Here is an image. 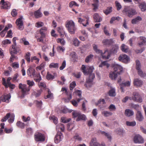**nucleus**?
I'll return each mask as SVG.
<instances>
[{
    "mask_svg": "<svg viewBox=\"0 0 146 146\" xmlns=\"http://www.w3.org/2000/svg\"><path fill=\"white\" fill-rule=\"evenodd\" d=\"M113 67L114 71L118 74H120L123 71V68L119 64H114L113 65Z\"/></svg>",
    "mask_w": 146,
    "mask_h": 146,
    "instance_id": "11",
    "label": "nucleus"
},
{
    "mask_svg": "<svg viewBox=\"0 0 146 146\" xmlns=\"http://www.w3.org/2000/svg\"><path fill=\"white\" fill-rule=\"evenodd\" d=\"M19 88L21 90L22 96L24 97L30 90L29 87H27L26 85L20 83L19 85Z\"/></svg>",
    "mask_w": 146,
    "mask_h": 146,
    "instance_id": "5",
    "label": "nucleus"
},
{
    "mask_svg": "<svg viewBox=\"0 0 146 146\" xmlns=\"http://www.w3.org/2000/svg\"><path fill=\"white\" fill-rule=\"evenodd\" d=\"M34 136L35 140L36 141H45V136L44 135L40 133H36Z\"/></svg>",
    "mask_w": 146,
    "mask_h": 146,
    "instance_id": "7",
    "label": "nucleus"
},
{
    "mask_svg": "<svg viewBox=\"0 0 146 146\" xmlns=\"http://www.w3.org/2000/svg\"><path fill=\"white\" fill-rule=\"evenodd\" d=\"M122 12L124 15L129 17H131L137 14L135 10L130 6H125Z\"/></svg>",
    "mask_w": 146,
    "mask_h": 146,
    "instance_id": "3",
    "label": "nucleus"
},
{
    "mask_svg": "<svg viewBox=\"0 0 146 146\" xmlns=\"http://www.w3.org/2000/svg\"><path fill=\"white\" fill-rule=\"evenodd\" d=\"M94 67L93 66L89 67L87 70L88 75H89L88 79L86 80V83L85 84L86 87L87 88L90 87L92 85V82L95 77V75L94 74H92L93 71Z\"/></svg>",
    "mask_w": 146,
    "mask_h": 146,
    "instance_id": "2",
    "label": "nucleus"
},
{
    "mask_svg": "<svg viewBox=\"0 0 146 146\" xmlns=\"http://www.w3.org/2000/svg\"><path fill=\"white\" fill-rule=\"evenodd\" d=\"M133 101L139 102L141 103L143 100L141 96L139 94L138 92H134L133 93Z\"/></svg>",
    "mask_w": 146,
    "mask_h": 146,
    "instance_id": "9",
    "label": "nucleus"
},
{
    "mask_svg": "<svg viewBox=\"0 0 146 146\" xmlns=\"http://www.w3.org/2000/svg\"><path fill=\"white\" fill-rule=\"evenodd\" d=\"M61 120L62 122L64 123H67L70 121L71 119H67L66 117H62L61 118Z\"/></svg>",
    "mask_w": 146,
    "mask_h": 146,
    "instance_id": "56",
    "label": "nucleus"
},
{
    "mask_svg": "<svg viewBox=\"0 0 146 146\" xmlns=\"http://www.w3.org/2000/svg\"><path fill=\"white\" fill-rule=\"evenodd\" d=\"M139 8L142 11H146V3H140L139 5Z\"/></svg>",
    "mask_w": 146,
    "mask_h": 146,
    "instance_id": "34",
    "label": "nucleus"
},
{
    "mask_svg": "<svg viewBox=\"0 0 146 146\" xmlns=\"http://www.w3.org/2000/svg\"><path fill=\"white\" fill-rule=\"evenodd\" d=\"M16 125L18 127L21 129H24L25 126V123L20 121H18L16 123Z\"/></svg>",
    "mask_w": 146,
    "mask_h": 146,
    "instance_id": "30",
    "label": "nucleus"
},
{
    "mask_svg": "<svg viewBox=\"0 0 146 146\" xmlns=\"http://www.w3.org/2000/svg\"><path fill=\"white\" fill-rule=\"evenodd\" d=\"M86 119V116L84 114L81 115L80 114L79 116H78V117L76 119L77 121H78L81 120H85Z\"/></svg>",
    "mask_w": 146,
    "mask_h": 146,
    "instance_id": "45",
    "label": "nucleus"
},
{
    "mask_svg": "<svg viewBox=\"0 0 146 146\" xmlns=\"http://www.w3.org/2000/svg\"><path fill=\"white\" fill-rule=\"evenodd\" d=\"M130 85V82L129 81H127L124 83H122L120 84V89L122 92H123V87L129 86Z\"/></svg>",
    "mask_w": 146,
    "mask_h": 146,
    "instance_id": "25",
    "label": "nucleus"
},
{
    "mask_svg": "<svg viewBox=\"0 0 146 146\" xmlns=\"http://www.w3.org/2000/svg\"><path fill=\"white\" fill-rule=\"evenodd\" d=\"M15 115L13 114H10V118L8 120V122L9 123H11L13 122L15 119Z\"/></svg>",
    "mask_w": 146,
    "mask_h": 146,
    "instance_id": "49",
    "label": "nucleus"
},
{
    "mask_svg": "<svg viewBox=\"0 0 146 146\" xmlns=\"http://www.w3.org/2000/svg\"><path fill=\"white\" fill-rule=\"evenodd\" d=\"M23 17H21L18 19L16 22V23L18 26V29L22 30L24 29L23 23L22 20Z\"/></svg>",
    "mask_w": 146,
    "mask_h": 146,
    "instance_id": "8",
    "label": "nucleus"
},
{
    "mask_svg": "<svg viewBox=\"0 0 146 146\" xmlns=\"http://www.w3.org/2000/svg\"><path fill=\"white\" fill-rule=\"evenodd\" d=\"M35 72V69L32 68H30L27 70V73L29 76L33 77L36 74Z\"/></svg>",
    "mask_w": 146,
    "mask_h": 146,
    "instance_id": "18",
    "label": "nucleus"
},
{
    "mask_svg": "<svg viewBox=\"0 0 146 146\" xmlns=\"http://www.w3.org/2000/svg\"><path fill=\"white\" fill-rule=\"evenodd\" d=\"M106 66L107 68H108L110 66V64L107 63V61H104L102 62L99 65V67H102L104 66Z\"/></svg>",
    "mask_w": 146,
    "mask_h": 146,
    "instance_id": "44",
    "label": "nucleus"
},
{
    "mask_svg": "<svg viewBox=\"0 0 146 146\" xmlns=\"http://www.w3.org/2000/svg\"><path fill=\"white\" fill-rule=\"evenodd\" d=\"M126 124L127 126H134L136 125V123L135 121H133L131 122L127 121L126 122Z\"/></svg>",
    "mask_w": 146,
    "mask_h": 146,
    "instance_id": "61",
    "label": "nucleus"
},
{
    "mask_svg": "<svg viewBox=\"0 0 146 146\" xmlns=\"http://www.w3.org/2000/svg\"><path fill=\"white\" fill-rule=\"evenodd\" d=\"M1 101H2L3 102H6L7 103H9V100L11 98V94L9 93L6 95H3L1 97Z\"/></svg>",
    "mask_w": 146,
    "mask_h": 146,
    "instance_id": "20",
    "label": "nucleus"
},
{
    "mask_svg": "<svg viewBox=\"0 0 146 146\" xmlns=\"http://www.w3.org/2000/svg\"><path fill=\"white\" fill-rule=\"evenodd\" d=\"M57 43H60L62 46H64L66 42L64 39L63 38L57 39Z\"/></svg>",
    "mask_w": 146,
    "mask_h": 146,
    "instance_id": "50",
    "label": "nucleus"
},
{
    "mask_svg": "<svg viewBox=\"0 0 146 146\" xmlns=\"http://www.w3.org/2000/svg\"><path fill=\"white\" fill-rule=\"evenodd\" d=\"M136 117L137 119L139 121H141L143 120V117L141 112L138 111L136 114Z\"/></svg>",
    "mask_w": 146,
    "mask_h": 146,
    "instance_id": "26",
    "label": "nucleus"
},
{
    "mask_svg": "<svg viewBox=\"0 0 146 146\" xmlns=\"http://www.w3.org/2000/svg\"><path fill=\"white\" fill-rule=\"evenodd\" d=\"M49 118L50 119H52L53 121V122L55 124H56L57 123V118L56 117H55V116L54 115L50 116V117Z\"/></svg>",
    "mask_w": 146,
    "mask_h": 146,
    "instance_id": "54",
    "label": "nucleus"
},
{
    "mask_svg": "<svg viewBox=\"0 0 146 146\" xmlns=\"http://www.w3.org/2000/svg\"><path fill=\"white\" fill-rule=\"evenodd\" d=\"M112 11V7H109L107 8L103 11L104 13L106 15H108Z\"/></svg>",
    "mask_w": 146,
    "mask_h": 146,
    "instance_id": "40",
    "label": "nucleus"
},
{
    "mask_svg": "<svg viewBox=\"0 0 146 146\" xmlns=\"http://www.w3.org/2000/svg\"><path fill=\"white\" fill-rule=\"evenodd\" d=\"M34 60H36L35 63L36 64H38L40 60L38 58H37L36 56H35L31 58V61L33 62Z\"/></svg>",
    "mask_w": 146,
    "mask_h": 146,
    "instance_id": "60",
    "label": "nucleus"
},
{
    "mask_svg": "<svg viewBox=\"0 0 146 146\" xmlns=\"http://www.w3.org/2000/svg\"><path fill=\"white\" fill-rule=\"evenodd\" d=\"M116 133L118 134L122 135L123 133V129L120 128H117L115 130Z\"/></svg>",
    "mask_w": 146,
    "mask_h": 146,
    "instance_id": "57",
    "label": "nucleus"
},
{
    "mask_svg": "<svg viewBox=\"0 0 146 146\" xmlns=\"http://www.w3.org/2000/svg\"><path fill=\"white\" fill-rule=\"evenodd\" d=\"M10 113H7L6 115L1 119V121L3 122L5 121L10 117Z\"/></svg>",
    "mask_w": 146,
    "mask_h": 146,
    "instance_id": "55",
    "label": "nucleus"
},
{
    "mask_svg": "<svg viewBox=\"0 0 146 146\" xmlns=\"http://www.w3.org/2000/svg\"><path fill=\"white\" fill-rule=\"evenodd\" d=\"M142 19L141 17L139 16H138L135 18L131 20V22L132 24H135L137 23L139 21H141Z\"/></svg>",
    "mask_w": 146,
    "mask_h": 146,
    "instance_id": "38",
    "label": "nucleus"
},
{
    "mask_svg": "<svg viewBox=\"0 0 146 146\" xmlns=\"http://www.w3.org/2000/svg\"><path fill=\"white\" fill-rule=\"evenodd\" d=\"M106 104L105 100L104 99H100L96 103V106H98L100 109H102L105 107V104Z\"/></svg>",
    "mask_w": 146,
    "mask_h": 146,
    "instance_id": "17",
    "label": "nucleus"
},
{
    "mask_svg": "<svg viewBox=\"0 0 146 146\" xmlns=\"http://www.w3.org/2000/svg\"><path fill=\"white\" fill-rule=\"evenodd\" d=\"M63 137V134L61 132H58L54 138L55 143H58L62 140Z\"/></svg>",
    "mask_w": 146,
    "mask_h": 146,
    "instance_id": "13",
    "label": "nucleus"
},
{
    "mask_svg": "<svg viewBox=\"0 0 146 146\" xmlns=\"http://www.w3.org/2000/svg\"><path fill=\"white\" fill-rule=\"evenodd\" d=\"M118 49V46L116 44L113 45V48L111 51L113 53H115L117 52V50Z\"/></svg>",
    "mask_w": 146,
    "mask_h": 146,
    "instance_id": "51",
    "label": "nucleus"
},
{
    "mask_svg": "<svg viewBox=\"0 0 146 146\" xmlns=\"http://www.w3.org/2000/svg\"><path fill=\"white\" fill-rule=\"evenodd\" d=\"M92 47L93 50L96 53L98 54H100V53L102 52V50L98 49L97 45L94 44L92 45Z\"/></svg>",
    "mask_w": 146,
    "mask_h": 146,
    "instance_id": "37",
    "label": "nucleus"
},
{
    "mask_svg": "<svg viewBox=\"0 0 146 146\" xmlns=\"http://www.w3.org/2000/svg\"><path fill=\"white\" fill-rule=\"evenodd\" d=\"M47 30V28L46 27H43L36 33L35 37L37 38V41L44 42V38L46 37V33Z\"/></svg>",
    "mask_w": 146,
    "mask_h": 146,
    "instance_id": "1",
    "label": "nucleus"
},
{
    "mask_svg": "<svg viewBox=\"0 0 146 146\" xmlns=\"http://www.w3.org/2000/svg\"><path fill=\"white\" fill-rule=\"evenodd\" d=\"M31 54L29 52H27L26 53L25 56V59L27 61V62H29L31 61V59H30Z\"/></svg>",
    "mask_w": 146,
    "mask_h": 146,
    "instance_id": "47",
    "label": "nucleus"
},
{
    "mask_svg": "<svg viewBox=\"0 0 146 146\" xmlns=\"http://www.w3.org/2000/svg\"><path fill=\"white\" fill-rule=\"evenodd\" d=\"M122 51L125 52H127L129 51V48L127 46L124 44H123L121 47Z\"/></svg>",
    "mask_w": 146,
    "mask_h": 146,
    "instance_id": "33",
    "label": "nucleus"
},
{
    "mask_svg": "<svg viewBox=\"0 0 146 146\" xmlns=\"http://www.w3.org/2000/svg\"><path fill=\"white\" fill-rule=\"evenodd\" d=\"M34 80L36 82H39L41 80V77L39 73H36L33 77Z\"/></svg>",
    "mask_w": 146,
    "mask_h": 146,
    "instance_id": "28",
    "label": "nucleus"
},
{
    "mask_svg": "<svg viewBox=\"0 0 146 146\" xmlns=\"http://www.w3.org/2000/svg\"><path fill=\"white\" fill-rule=\"evenodd\" d=\"M1 2L2 4L1 6V9H7L10 8L11 4L9 2H5L4 0H1Z\"/></svg>",
    "mask_w": 146,
    "mask_h": 146,
    "instance_id": "12",
    "label": "nucleus"
},
{
    "mask_svg": "<svg viewBox=\"0 0 146 146\" xmlns=\"http://www.w3.org/2000/svg\"><path fill=\"white\" fill-rule=\"evenodd\" d=\"M102 114L105 117H108L112 115L113 113L107 111H103L102 112Z\"/></svg>",
    "mask_w": 146,
    "mask_h": 146,
    "instance_id": "36",
    "label": "nucleus"
},
{
    "mask_svg": "<svg viewBox=\"0 0 146 146\" xmlns=\"http://www.w3.org/2000/svg\"><path fill=\"white\" fill-rule=\"evenodd\" d=\"M94 21L95 22H100L102 20V17L97 13H95L93 15Z\"/></svg>",
    "mask_w": 146,
    "mask_h": 146,
    "instance_id": "22",
    "label": "nucleus"
},
{
    "mask_svg": "<svg viewBox=\"0 0 146 146\" xmlns=\"http://www.w3.org/2000/svg\"><path fill=\"white\" fill-rule=\"evenodd\" d=\"M100 54L102 58L105 60L109 58L111 55L110 52L107 50H106L104 53H103L102 50V52L100 53Z\"/></svg>",
    "mask_w": 146,
    "mask_h": 146,
    "instance_id": "14",
    "label": "nucleus"
},
{
    "mask_svg": "<svg viewBox=\"0 0 146 146\" xmlns=\"http://www.w3.org/2000/svg\"><path fill=\"white\" fill-rule=\"evenodd\" d=\"M133 84L137 87H141L143 84V81L138 78H135L134 80Z\"/></svg>",
    "mask_w": 146,
    "mask_h": 146,
    "instance_id": "21",
    "label": "nucleus"
},
{
    "mask_svg": "<svg viewBox=\"0 0 146 146\" xmlns=\"http://www.w3.org/2000/svg\"><path fill=\"white\" fill-rule=\"evenodd\" d=\"M73 44L75 46H78L80 44V42L77 38H74L73 40Z\"/></svg>",
    "mask_w": 146,
    "mask_h": 146,
    "instance_id": "39",
    "label": "nucleus"
},
{
    "mask_svg": "<svg viewBox=\"0 0 146 146\" xmlns=\"http://www.w3.org/2000/svg\"><path fill=\"white\" fill-rule=\"evenodd\" d=\"M12 48L13 50L11 51V54H12L13 53L16 54L17 52H19L21 51L20 47L19 46L12 45Z\"/></svg>",
    "mask_w": 146,
    "mask_h": 146,
    "instance_id": "19",
    "label": "nucleus"
},
{
    "mask_svg": "<svg viewBox=\"0 0 146 146\" xmlns=\"http://www.w3.org/2000/svg\"><path fill=\"white\" fill-rule=\"evenodd\" d=\"M140 41L139 42L138 44L140 46L145 45L146 42L145 38L143 37H140Z\"/></svg>",
    "mask_w": 146,
    "mask_h": 146,
    "instance_id": "29",
    "label": "nucleus"
},
{
    "mask_svg": "<svg viewBox=\"0 0 146 146\" xmlns=\"http://www.w3.org/2000/svg\"><path fill=\"white\" fill-rule=\"evenodd\" d=\"M117 74L115 71L111 72H110L109 76L112 80H115L117 76Z\"/></svg>",
    "mask_w": 146,
    "mask_h": 146,
    "instance_id": "27",
    "label": "nucleus"
},
{
    "mask_svg": "<svg viewBox=\"0 0 146 146\" xmlns=\"http://www.w3.org/2000/svg\"><path fill=\"white\" fill-rule=\"evenodd\" d=\"M35 103L37 107L39 108L41 107L42 105V102L41 101L36 100L35 101Z\"/></svg>",
    "mask_w": 146,
    "mask_h": 146,
    "instance_id": "63",
    "label": "nucleus"
},
{
    "mask_svg": "<svg viewBox=\"0 0 146 146\" xmlns=\"http://www.w3.org/2000/svg\"><path fill=\"white\" fill-rule=\"evenodd\" d=\"M108 94L110 96H115L116 95L115 89L113 88H111V89L109 91Z\"/></svg>",
    "mask_w": 146,
    "mask_h": 146,
    "instance_id": "32",
    "label": "nucleus"
},
{
    "mask_svg": "<svg viewBox=\"0 0 146 146\" xmlns=\"http://www.w3.org/2000/svg\"><path fill=\"white\" fill-rule=\"evenodd\" d=\"M66 27L70 34L75 33L76 28L74 23L72 20L67 21L66 23Z\"/></svg>",
    "mask_w": 146,
    "mask_h": 146,
    "instance_id": "4",
    "label": "nucleus"
},
{
    "mask_svg": "<svg viewBox=\"0 0 146 146\" xmlns=\"http://www.w3.org/2000/svg\"><path fill=\"white\" fill-rule=\"evenodd\" d=\"M89 17L88 16L86 17L84 19H82L80 18L78 19L79 23H82L84 26H86L88 24Z\"/></svg>",
    "mask_w": 146,
    "mask_h": 146,
    "instance_id": "16",
    "label": "nucleus"
},
{
    "mask_svg": "<svg viewBox=\"0 0 146 146\" xmlns=\"http://www.w3.org/2000/svg\"><path fill=\"white\" fill-rule=\"evenodd\" d=\"M80 114V112L76 111H74L72 113V116L74 117H78Z\"/></svg>",
    "mask_w": 146,
    "mask_h": 146,
    "instance_id": "59",
    "label": "nucleus"
},
{
    "mask_svg": "<svg viewBox=\"0 0 146 146\" xmlns=\"http://www.w3.org/2000/svg\"><path fill=\"white\" fill-rule=\"evenodd\" d=\"M20 43H23L25 45H29V42L26 40V38L24 37L20 39Z\"/></svg>",
    "mask_w": 146,
    "mask_h": 146,
    "instance_id": "41",
    "label": "nucleus"
},
{
    "mask_svg": "<svg viewBox=\"0 0 146 146\" xmlns=\"http://www.w3.org/2000/svg\"><path fill=\"white\" fill-rule=\"evenodd\" d=\"M97 143L96 139L95 137H93L91 139L90 145V146H95Z\"/></svg>",
    "mask_w": 146,
    "mask_h": 146,
    "instance_id": "42",
    "label": "nucleus"
},
{
    "mask_svg": "<svg viewBox=\"0 0 146 146\" xmlns=\"http://www.w3.org/2000/svg\"><path fill=\"white\" fill-rule=\"evenodd\" d=\"M59 64L54 62L51 63L49 65V67L50 68H58V67Z\"/></svg>",
    "mask_w": 146,
    "mask_h": 146,
    "instance_id": "43",
    "label": "nucleus"
},
{
    "mask_svg": "<svg viewBox=\"0 0 146 146\" xmlns=\"http://www.w3.org/2000/svg\"><path fill=\"white\" fill-rule=\"evenodd\" d=\"M54 76L50 74L49 72L47 73L46 78L48 80H52L54 78Z\"/></svg>",
    "mask_w": 146,
    "mask_h": 146,
    "instance_id": "52",
    "label": "nucleus"
},
{
    "mask_svg": "<svg viewBox=\"0 0 146 146\" xmlns=\"http://www.w3.org/2000/svg\"><path fill=\"white\" fill-rule=\"evenodd\" d=\"M94 57L92 54H90L87 56L85 60V61L86 63L90 61Z\"/></svg>",
    "mask_w": 146,
    "mask_h": 146,
    "instance_id": "48",
    "label": "nucleus"
},
{
    "mask_svg": "<svg viewBox=\"0 0 146 146\" xmlns=\"http://www.w3.org/2000/svg\"><path fill=\"white\" fill-rule=\"evenodd\" d=\"M133 141L135 143H141L144 142L143 139L139 135H135L134 137Z\"/></svg>",
    "mask_w": 146,
    "mask_h": 146,
    "instance_id": "15",
    "label": "nucleus"
},
{
    "mask_svg": "<svg viewBox=\"0 0 146 146\" xmlns=\"http://www.w3.org/2000/svg\"><path fill=\"white\" fill-rule=\"evenodd\" d=\"M113 41L112 39H105L102 41L104 45L106 46H110L113 44Z\"/></svg>",
    "mask_w": 146,
    "mask_h": 146,
    "instance_id": "23",
    "label": "nucleus"
},
{
    "mask_svg": "<svg viewBox=\"0 0 146 146\" xmlns=\"http://www.w3.org/2000/svg\"><path fill=\"white\" fill-rule=\"evenodd\" d=\"M115 4L117 10L118 11L120 10L122 7L120 3L118 1H116L115 2Z\"/></svg>",
    "mask_w": 146,
    "mask_h": 146,
    "instance_id": "64",
    "label": "nucleus"
},
{
    "mask_svg": "<svg viewBox=\"0 0 146 146\" xmlns=\"http://www.w3.org/2000/svg\"><path fill=\"white\" fill-rule=\"evenodd\" d=\"M118 58L120 61L125 63H128L129 61V57L125 54L120 55Z\"/></svg>",
    "mask_w": 146,
    "mask_h": 146,
    "instance_id": "10",
    "label": "nucleus"
},
{
    "mask_svg": "<svg viewBox=\"0 0 146 146\" xmlns=\"http://www.w3.org/2000/svg\"><path fill=\"white\" fill-rule=\"evenodd\" d=\"M133 111L131 110L127 109L125 111V114L127 117H130L133 115Z\"/></svg>",
    "mask_w": 146,
    "mask_h": 146,
    "instance_id": "31",
    "label": "nucleus"
},
{
    "mask_svg": "<svg viewBox=\"0 0 146 146\" xmlns=\"http://www.w3.org/2000/svg\"><path fill=\"white\" fill-rule=\"evenodd\" d=\"M136 69L138 71V75L141 77H144L146 76V74L143 72L141 69V65L140 62L138 60L136 61Z\"/></svg>",
    "mask_w": 146,
    "mask_h": 146,
    "instance_id": "6",
    "label": "nucleus"
},
{
    "mask_svg": "<svg viewBox=\"0 0 146 146\" xmlns=\"http://www.w3.org/2000/svg\"><path fill=\"white\" fill-rule=\"evenodd\" d=\"M44 25V23L41 21H38L35 24V26L38 28L42 27Z\"/></svg>",
    "mask_w": 146,
    "mask_h": 146,
    "instance_id": "46",
    "label": "nucleus"
},
{
    "mask_svg": "<svg viewBox=\"0 0 146 146\" xmlns=\"http://www.w3.org/2000/svg\"><path fill=\"white\" fill-rule=\"evenodd\" d=\"M108 109L110 111H115L116 108L114 105L111 104L109 106Z\"/></svg>",
    "mask_w": 146,
    "mask_h": 146,
    "instance_id": "53",
    "label": "nucleus"
},
{
    "mask_svg": "<svg viewBox=\"0 0 146 146\" xmlns=\"http://www.w3.org/2000/svg\"><path fill=\"white\" fill-rule=\"evenodd\" d=\"M13 131V129L11 128L9 129L7 128V127L5 128L4 130V132L7 133H10L12 132Z\"/></svg>",
    "mask_w": 146,
    "mask_h": 146,
    "instance_id": "62",
    "label": "nucleus"
},
{
    "mask_svg": "<svg viewBox=\"0 0 146 146\" xmlns=\"http://www.w3.org/2000/svg\"><path fill=\"white\" fill-rule=\"evenodd\" d=\"M101 133L102 134L105 135L109 140H111V137L108 133H106L104 131H101Z\"/></svg>",
    "mask_w": 146,
    "mask_h": 146,
    "instance_id": "58",
    "label": "nucleus"
},
{
    "mask_svg": "<svg viewBox=\"0 0 146 146\" xmlns=\"http://www.w3.org/2000/svg\"><path fill=\"white\" fill-rule=\"evenodd\" d=\"M41 7L36 11H35L34 13V16L36 18H38L42 16V14L41 12Z\"/></svg>",
    "mask_w": 146,
    "mask_h": 146,
    "instance_id": "24",
    "label": "nucleus"
},
{
    "mask_svg": "<svg viewBox=\"0 0 146 146\" xmlns=\"http://www.w3.org/2000/svg\"><path fill=\"white\" fill-rule=\"evenodd\" d=\"M57 31L60 34L61 37H63L64 34V32L62 28L61 27H58L57 28Z\"/></svg>",
    "mask_w": 146,
    "mask_h": 146,
    "instance_id": "35",
    "label": "nucleus"
}]
</instances>
